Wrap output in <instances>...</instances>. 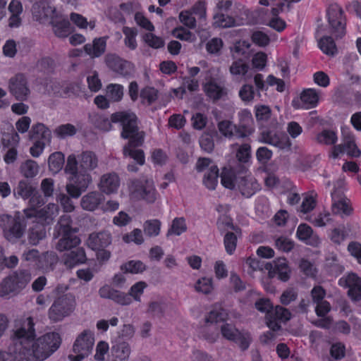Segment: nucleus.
<instances>
[{
	"label": "nucleus",
	"mask_w": 361,
	"mask_h": 361,
	"mask_svg": "<svg viewBox=\"0 0 361 361\" xmlns=\"http://www.w3.org/2000/svg\"><path fill=\"white\" fill-rule=\"evenodd\" d=\"M250 44L246 41L236 42L232 47H231V52L233 59H238L240 56L247 57V51Z\"/></svg>",
	"instance_id": "49"
},
{
	"label": "nucleus",
	"mask_w": 361,
	"mask_h": 361,
	"mask_svg": "<svg viewBox=\"0 0 361 361\" xmlns=\"http://www.w3.org/2000/svg\"><path fill=\"white\" fill-rule=\"evenodd\" d=\"M186 230L187 226L185 219L183 217H176L172 221L171 226L167 231L166 236L169 237L173 235H180L185 232Z\"/></svg>",
	"instance_id": "46"
},
{
	"label": "nucleus",
	"mask_w": 361,
	"mask_h": 361,
	"mask_svg": "<svg viewBox=\"0 0 361 361\" xmlns=\"http://www.w3.org/2000/svg\"><path fill=\"white\" fill-rule=\"evenodd\" d=\"M161 221L158 219H151L146 221L143 224V230L149 237L157 236L160 233Z\"/></svg>",
	"instance_id": "50"
},
{
	"label": "nucleus",
	"mask_w": 361,
	"mask_h": 361,
	"mask_svg": "<svg viewBox=\"0 0 361 361\" xmlns=\"http://www.w3.org/2000/svg\"><path fill=\"white\" fill-rule=\"evenodd\" d=\"M146 269V266L140 260H130L121 266L124 273L138 274Z\"/></svg>",
	"instance_id": "47"
},
{
	"label": "nucleus",
	"mask_w": 361,
	"mask_h": 361,
	"mask_svg": "<svg viewBox=\"0 0 361 361\" xmlns=\"http://www.w3.org/2000/svg\"><path fill=\"white\" fill-rule=\"evenodd\" d=\"M106 95L112 102H119L123 96V87L118 84H110L106 87Z\"/></svg>",
	"instance_id": "54"
},
{
	"label": "nucleus",
	"mask_w": 361,
	"mask_h": 361,
	"mask_svg": "<svg viewBox=\"0 0 361 361\" xmlns=\"http://www.w3.org/2000/svg\"><path fill=\"white\" fill-rule=\"evenodd\" d=\"M30 136L31 139H42L44 140H49L51 137L50 130L41 123L32 126L30 131Z\"/></svg>",
	"instance_id": "43"
},
{
	"label": "nucleus",
	"mask_w": 361,
	"mask_h": 361,
	"mask_svg": "<svg viewBox=\"0 0 361 361\" xmlns=\"http://www.w3.org/2000/svg\"><path fill=\"white\" fill-rule=\"evenodd\" d=\"M123 32L125 35V44L130 49L134 50L137 47L135 37L137 30L135 28L123 27Z\"/></svg>",
	"instance_id": "57"
},
{
	"label": "nucleus",
	"mask_w": 361,
	"mask_h": 361,
	"mask_svg": "<svg viewBox=\"0 0 361 361\" xmlns=\"http://www.w3.org/2000/svg\"><path fill=\"white\" fill-rule=\"evenodd\" d=\"M246 168L244 165H240V169L235 167V165L230 164L229 169L224 167L221 175V184L226 188L233 189L235 187V179L237 173H243Z\"/></svg>",
	"instance_id": "24"
},
{
	"label": "nucleus",
	"mask_w": 361,
	"mask_h": 361,
	"mask_svg": "<svg viewBox=\"0 0 361 361\" xmlns=\"http://www.w3.org/2000/svg\"><path fill=\"white\" fill-rule=\"evenodd\" d=\"M328 19L327 31H329L336 39L342 38L345 35V18L343 10L337 4H331L326 10Z\"/></svg>",
	"instance_id": "8"
},
{
	"label": "nucleus",
	"mask_w": 361,
	"mask_h": 361,
	"mask_svg": "<svg viewBox=\"0 0 361 361\" xmlns=\"http://www.w3.org/2000/svg\"><path fill=\"white\" fill-rule=\"evenodd\" d=\"M345 152L348 155L354 157H358L361 154L360 150L355 143L354 137L348 135L344 137L343 142L341 145H335L333 149L332 156L336 158L339 154Z\"/></svg>",
	"instance_id": "22"
},
{
	"label": "nucleus",
	"mask_w": 361,
	"mask_h": 361,
	"mask_svg": "<svg viewBox=\"0 0 361 361\" xmlns=\"http://www.w3.org/2000/svg\"><path fill=\"white\" fill-rule=\"evenodd\" d=\"M269 316L271 318L278 319L281 322H286L290 319L291 314L289 310L285 307L277 305L275 309L270 311Z\"/></svg>",
	"instance_id": "58"
},
{
	"label": "nucleus",
	"mask_w": 361,
	"mask_h": 361,
	"mask_svg": "<svg viewBox=\"0 0 361 361\" xmlns=\"http://www.w3.org/2000/svg\"><path fill=\"white\" fill-rule=\"evenodd\" d=\"M281 127L277 124L275 130L267 129L260 134L259 141L269 144L281 149H290L291 142L288 136L281 131Z\"/></svg>",
	"instance_id": "11"
},
{
	"label": "nucleus",
	"mask_w": 361,
	"mask_h": 361,
	"mask_svg": "<svg viewBox=\"0 0 361 361\" xmlns=\"http://www.w3.org/2000/svg\"><path fill=\"white\" fill-rule=\"evenodd\" d=\"M104 61L109 69L123 77H128L133 73V64L115 54H106Z\"/></svg>",
	"instance_id": "15"
},
{
	"label": "nucleus",
	"mask_w": 361,
	"mask_h": 361,
	"mask_svg": "<svg viewBox=\"0 0 361 361\" xmlns=\"http://www.w3.org/2000/svg\"><path fill=\"white\" fill-rule=\"evenodd\" d=\"M123 240L126 243L133 242L136 245H141L144 242L142 231L139 228H135L130 233L123 235Z\"/></svg>",
	"instance_id": "59"
},
{
	"label": "nucleus",
	"mask_w": 361,
	"mask_h": 361,
	"mask_svg": "<svg viewBox=\"0 0 361 361\" xmlns=\"http://www.w3.org/2000/svg\"><path fill=\"white\" fill-rule=\"evenodd\" d=\"M300 99L302 107L307 109L316 106L319 101V95L315 90L307 89L301 93Z\"/></svg>",
	"instance_id": "39"
},
{
	"label": "nucleus",
	"mask_w": 361,
	"mask_h": 361,
	"mask_svg": "<svg viewBox=\"0 0 361 361\" xmlns=\"http://www.w3.org/2000/svg\"><path fill=\"white\" fill-rule=\"evenodd\" d=\"M201 148L207 152H211L214 148V142L212 135L209 133H204L200 138Z\"/></svg>",
	"instance_id": "62"
},
{
	"label": "nucleus",
	"mask_w": 361,
	"mask_h": 361,
	"mask_svg": "<svg viewBox=\"0 0 361 361\" xmlns=\"http://www.w3.org/2000/svg\"><path fill=\"white\" fill-rule=\"evenodd\" d=\"M147 287V283L144 281H139L135 283L130 288L128 293L130 298H133L136 301H140V296L143 293L144 289Z\"/></svg>",
	"instance_id": "63"
},
{
	"label": "nucleus",
	"mask_w": 361,
	"mask_h": 361,
	"mask_svg": "<svg viewBox=\"0 0 361 361\" xmlns=\"http://www.w3.org/2000/svg\"><path fill=\"white\" fill-rule=\"evenodd\" d=\"M0 228L6 240L15 243L24 235L26 222L20 212H16L14 216L2 214L0 215Z\"/></svg>",
	"instance_id": "5"
},
{
	"label": "nucleus",
	"mask_w": 361,
	"mask_h": 361,
	"mask_svg": "<svg viewBox=\"0 0 361 361\" xmlns=\"http://www.w3.org/2000/svg\"><path fill=\"white\" fill-rule=\"evenodd\" d=\"M75 304V300L71 295L59 297L49 310V318L54 322L61 321L74 310Z\"/></svg>",
	"instance_id": "10"
},
{
	"label": "nucleus",
	"mask_w": 361,
	"mask_h": 361,
	"mask_svg": "<svg viewBox=\"0 0 361 361\" xmlns=\"http://www.w3.org/2000/svg\"><path fill=\"white\" fill-rule=\"evenodd\" d=\"M36 190L37 188L32 183L27 180H21L14 190V195L27 200L32 194H35Z\"/></svg>",
	"instance_id": "37"
},
{
	"label": "nucleus",
	"mask_w": 361,
	"mask_h": 361,
	"mask_svg": "<svg viewBox=\"0 0 361 361\" xmlns=\"http://www.w3.org/2000/svg\"><path fill=\"white\" fill-rule=\"evenodd\" d=\"M193 13L199 15L200 18H204L206 15L204 5L202 3L196 4L192 8V13L188 11H183L179 14V19L182 23L190 29L196 27V20Z\"/></svg>",
	"instance_id": "23"
},
{
	"label": "nucleus",
	"mask_w": 361,
	"mask_h": 361,
	"mask_svg": "<svg viewBox=\"0 0 361 361\" xmlns=\"http://www.w3.org/2000/svg\"><path fill=\"white\" fill-rule=\"evenodd\" d=\"M25 351L30 353L29 350L19 348V345L16 344L15 346L10 347L8 351H0V361H24L25 357Z\"/></svg>",
	"instance_id": "29"
},
{
	"label": "nucleus",
	"mask_w": 361,
	"mask_h": 361,
	"mask_svg": "<svg viewBox=\"0 0 361 361\" xmlns=\"http://www.w3.org/2000/svg\"><path fill=\"white\" fill-rule=\"evenodd\" d=\"M237 184L242 195L247 198L252 196L260 188L257 180L251 176L240 178Z\"/></svg>",
	"instance_id": "26"
},
{
	"label": "nucleus",
	"mask_w": 361,
	"mask_h": 361,
	"mask_svg": "<svg viewBox=\"0 0 361 361\" xmlns=\"http://www.w3.org/2000/svg\"><path fill=\"white\" fill-rule=\"evenodd\" d=\"M49 23L52 25L54 32L59 37L65 38L73 32V27L69 20L60 13L55 16Z\"/></svg>",
	"instance_id": "25"
},
{
	"label": "nucleus",
	"mask_w": 361,
	"mask_h": 361,
	"mask_svg": "<svg viewBox=\"0 0 361 361\" xmlns=\"http://www.w3.org/2000/svg\"><path fill=\"white\" fill-rule=\"evenodd\" d=\"M64 162L65 157L62 152L52 153L48 159L49 170L54 173H57L63 169Z\"/></svg>",
	"instance_id": "42"
},
{
	"label": "nucleus",
	"mask_w": 361,
	"mask_h": 361,
	"mask_svg": "<svg viewBox=\"0 0 361 361\" xmlns=\"http://www.w3.org/2000/svg\"><path fill=\"white\" fill-rule=\"evenodd\" d=\"M10 92L17 100L25 101L30 94L27 81L23 74L18 73L9 80Z\"/></svg>",
	"instance_id": "16"
},
{
	"label": "nucleus",
	"mask_w": 361,
	"mask_h": 361,
	"mask_svg": "<svg viewBox=\"0 0 361 361\" xmlns=\"http://www.w3.org/2000/svg\"><path fill=\"white\" fill-rule=\"evenodd\" d=\"M228 317L226 311L221 307H215L206 317V322L218 323L224 321Z\"/></svg>",
	"instance_id": "53"
},
{
	"label": "nucleus",
	"mask_w": 361,
	"mask_h": 361,
	"mask_svg": "<svg viewBox=\"0 0 361 361\" xmlns=\"http://www.w3.org/2000/svg\"><path fill=\"white\" fill-rule=\"evenodd\" d=\"M87 258L84 248L76 247L68 253L64 258V263L67 267H73L77 264L85 262Z\"/></svg>",
	"instance_id": "30"
},
{
	"label": "nucleus",
	"mask_w": 361,
	"mask_h": 361,
	"mask_svg": "<svg viewBox=\"0 0 361 361\" xmlns=\"http://www.w3.org/2000/svg\"><path fill=\"white\" fill-rule=\"evenodd\" d=\"M213 25L215 27L228 28L238 25L235 18L223 13H216L213 17Z\"/></svg>",
	"instance_id": "41"
},
{
	"label": "nucleus",
	"mask_w": 361,
	"mask_h": 361,
	"mask_svg": "<svg viewBox=\"0 0 361 361\" xmlns=\"http://www.w3.org/2000/svg\"><path fill=\"white\" fill-rule=\"evenodd\" d=\"M30 208L24 209V214L27 219L32 218L37 215L35 207H39L44 204V198L39 193L37 190H35V194L28 198Z\"/></svg>",
	"instance_id": "36"
},
{
	"label": "nucleus",
	"mask_w": 361,
	"mask_h": 361,
	"mask_svg": "<svg viewBox=\"0 0 361 361\" xmlns=\"http://www.w3.org/2000/svg\"><path fill=\"white\" fill-rule=\"evenodd\" d=\"M338 284L348 288V295L353 302L361 300V278L355 273L350 272L344 275L339 279Z\"/></svg>",
	"instance_id": "14"
},
{
	"label": "nucleus",
	"mask_w": 361,
	"mask_h": 361,
	"mask_svg": "<svg viewBox=\"0 0 361 361\" xmlns=\"http://www.w3.org/2000/svg\"><path fill=\"white\" fill-rule=\"evenodd\" d=\"M99 157L92 151H83L78 157L74 154L67 157L64 172L69 176L70 183L66 184L68 194L78 198L92 183L91 173L99 166Z\"/></svg>",
	"instance_id": "2"
},
{
	"label": "nucleus",
	"mask_w": 361,
	"mask_h": 361,
	"mask_svg": "<svg viewBox=\"0 0 361 361\" xmlns=\"http://www.w3.org/2000/svg\"><path fill=\"white\" fill-rule=\"evenodd\" d=\"M61 339L60 335L56 332H49L38 338L32 345V349L22 346V342L19 348L27 349L30 353H26V359L24 361H30L31 357L37 361H44L53 354L60 346Z\"/></svg>",
	"instance_id": "4"
},
{
	"label": "nucleus",
	"mask_w": 361,
	"mask_h": 361,
	"mask_svg": "<svg viewBox=\"0 0 361 361\" xmlns=\"http://www.w3.org/2000/svg\"><path fill=\"white\" fill-rule=\"evenodd\" d=\"M104 195L99 192H90L84 195L80 200L82 208L87 211H94L104 201Z\"/></svg>",
	"instance_id": "27"
},
{
	"label": "nucleus",
	"mask_w": 361,
	"mask_h": 361,
	"mask_svg": "<svg viewBox=\"0 0 361 361\" xmlns=\"http://www.w3.org/2000/svg\"><path fill=\"white\" fill-rule=\"evenodd\" d=\"M218 228L226 232L224 243L228 254L232 255L237 245V235L240 233V229L234 226L231 221L227 218L217 222Z\"/></svg>",
	"instance_id": "12"
},
{
	"label": "nucleus",
	"mask_w": 361,
	"mask_h": 361,
	"mask_svg": "<svg viewBox=\"0 0 361 361\" xmlns=\"http://www.w3.org/2000/svg\"><path fill=\"white\" fill-rule=\"evenodd\" d=\"M78 228L73 226V220L70 215L60 216L54 228L53 239L54 247L59 252L71 250L81 243L77 235Z\"/></svg>",
	"instance_id": "3"
},
{
	"label": "nucleus",
	"mask_w": 361,
	"mask_h": 361,
	"mask_svg": "<svg viewBox=\"0 0 361 361\" xmlns=\"http://www.w3.org/2000/svg\"><path fill=\"white\" fill-rule=\"evenodd\" d=\"M217 126L220 133L225 137L231 139L235 137L236 125L233 124L231 121L228 120L221 121L219 122Z\"/></svg>",
	"instance_id": "51"
},
{
	"label": "nucleus",
	"mask_w": 361,
	"mask_h": 361,
	"mask_svg": "<svg viewBox=\"0 0 361 361\" xmlns=\"http://www.w3.org/2000/svg\"><path fill=\"white\" fill-rule=\"evenodd\" d=\"M249 69V66L242 59H234L229 68L230 73L233 75L240 76L245 75Z\"/></svg>",
	"instance_id": "52"
},
{
	"label": "nucleus",
	"mask_w": 361,
	"mask_h": 361,
	"mask_svg": "<svg viewBox=\"0 0 361 361\" xmlns=\"http://www.w3.org/2000/svg\"><path fill=\"white\" fill-rule=\"evenodd\" d=\"M99 185L103 192L112 193L119 186V178L115 173L104 174L102 176Z\"/></svg>",
	"instance_id": "28"
},
{
	"label": "nucleus",
	"mask_w": 361,
	"mask_h": 361,
	"mask_svg": "<svg viewBox=\"0 0 361 361\" xmlns=\"http://www.w3.org/2000/svg\"><path fill=\"white\" fill-rule=\"evenodd\" d=\"M46 227L44 224L37 222L28 231V242L32 245H37L46 237Z\"/></svg>",
	"instance_id": "31"
},
{
	"label": "nucleus",
	"mask_w": 361,
	"mask_h": 361,
	"mask_svg": "<svg viewBox=\"0 0 361 361\" xmlns=\"http://www.w3.org/2000/svg\"><path fill=\"white\" fill-rule=\"evenodd\" d=\"M58 262V257L53 252H46L39 255L37 266L45 271H52Z\"/></svg>",
	"instance_id": "33"
},
{
	"label": "nucleus",
	"mask_w": 361,
	"mask_h": 361,
	"mask_svg": "<svg viewBox=\"0 0 361 361\" xmlns=\"http://www.w3.org/2000/svg\"><path fill=\"white\" fill-rule=\"evenodd\" d=\"M331 212L334 214L340 215L343 218L352 214L353 208L348 199H341L338 201L334 200V203L331 206Z\"/></svg>",
	"instance_id": "35"
},
{
	"label": "nucleus",
	"mask_w": 361,
	"mask_h": 361,
	"mask_svg": "<svg viewBox=\"0 0 361 361\" xmlns=\"http://www.w3.org/2000/svg\"><path fill=\"white\" fill-rule=\"evenodd\" d=\"M219 169L216 165H211L209 170L204 174L203 183L209 190H214L218 183Z\"/></svg>",
	"instance_id": "44"
},
{
	"label": "nucleus",
	"mask_w": 361,
	"mask_h": 361,
	"mask_svg": "<svg viewBox=\"0 0 361 361\" xmlns=\"http://www.w3.org/2000/svg\"><path fill=\"white\" fill-rule=\"evenodd\" d=\"M235 147H238L235 154L238 163L235 167L240 169V165H243V164L249 161L250 157L251 147L249 144L247 143L243 144L240 146H238V144L231 145L232 148Z\"/></svg>",
	"instance_id": "40"
},
{
	"label": "nucleus",
	"mask_w": 361,
	"mask_h": 361,
	"mask_svg": "<svg viewBox=\"0 0 361 361\" xmlns=\"http://www.w3.org/2000/svg\"><path fill=\"white\" fill-rule=\"evenodd\" d=\"M212 289V279L209 278H202L197 281L195 285V290L204 294L211 293Z\"/></svg>",
	"instance_id": "61"
},
{
	"label": "nucleus",
	"mask_w": 361,
	"mask_h": 361,
	"mask_svg": "<svg viewBox=\"0 0 361 361\" xmlns=\"http://www.w3.org/2000/svg\"><path fill=\"white\" fill-rule=\"evenodd\" d=\"M111 240L112 238L109 231L94 232L89 235L87 245L92 250H100L109 245Z\"/></svg>",
	"instance_id": "21"
},
{
	"label": "nucleus",
	"mask_w": 361,
	"mask_h": 361,
	"mask_svg": "<svg viewBox=\"0 0 361 361\" xmlns=\"http://www.w3.org/2000/svg\"><path fill=\"white\" fill-rule=\"evenodd\" d=\"M316 35L321 37L318 41L319 49L327 55L334 56L337 53V48L334 40L330 35H332V34L327 31L326 27L319 25L317 27Z\"/></svg>",
	"instance_id": "19"
},
{
	"label": "nucleus",
	"mask_w": 361,
	"mask_h": 361,
	"mask_svg": "<svg viewBox=\"0 0 361 361\" xmlns=\"http://www.w3.org/2000/svg\"><path fill=\"white\" fill-rule=\"evenodd\" d=\"M92 122L95 127L105 131L111 130V123H119L122 127L121 137L128 140L123 147V156L130 157L139 165L145 164L144 152L137 147L143 145L145 133L140 130L137 118L135 114L129 111L116 112L111 115V120L104 116L95 114L92 117Z\"/></svg>",
	"instance_id": "1"
},
{
	"label": "nucleus",
	"mask_w": 361,
	"mask_h": 361,
	"mask_svg": "<svg viewBox=\"0 0 361 361\" xmlns=\"http://www.w3.org/2000/svg\"><path fill=\"white\" fill-rule=\"evenodd\" d=\"M145 42L153 49H159L164 46V41L161 37H157L152 33H146L143 36Z\"/></svg>",
	"instance_id": "60"
},
{
	"label": "nucleus",
	"mask_w": 361,
	"mask_h": 361,
	"mask_svg": "<svg viewBox=\"0 0 361 361\" xmlns=\"http://www.w3.org/2000/svg\"><path fill=\"white\" fill-rule=\"evenodd\" d=\"M265 269L269 271V276L278 279L282 281H287L290 279V269L286 258L279 257L271 262L265 264Z\"/></svg>",
	"instance_id": "17"
},
{
	"label": "nucleus",
	"mask_w": 361,
	"mask_h": 361,
	"mask_svg": "<svg viewBox=\"0 0 361 361\" xmlns=\"http://www.w3.org/2000/svg\"><path fill=\"white\" fill-rule=\"evenodd\" d=\"M32 13L34 18L40 23H44L47 20L50 23L59 14L55 7L51 6L47 1L35 2L32 7Z\"/></svg>",
	"instance_id": "18"
},
{
	"label": "nucleus",
	"mask_w": 361,
	"mask_h": 361,
	"mask_svg": "<svg viewBox=\"0 0 361 361\" xmlns=\"http://www.w3.org/2000/svg\"><path fill=\"white\" fill-rule=\"evenodd\" d=\"M76 133L77 129L75 126L71 123L60 125L54 130V135L60 139L73 136Z\"/></svg>",
	"instance_id": "48"
},
{
	"label": "nucleus",
	"mask_w": 361,
	"mask_h": 361,
	"mask_svg": "<svg viewBox=\"0 0 361 361\" xmlns=\"http://www.w3.org/2000/svg\"><path fill=\"white\" fill-rule=\"evenodd\" d=\"M99 295L102 298L111 300L121 305H128L132 302V298L128 295L108 285L99 288Z\"/></svg>",
	"instance_id": "20"
},
{
	"label": "nucleus",
	"mask_w": 361,
	"mask_h": 361,
	"mask_svg": "<svg viewBox=\"0 0 361 361\" xmlns=\"http://www.w3.org/2000/svg\"><path fill=\"white\" fill-rule=\"evenodd\" d=\"M130 195L137 200H144L148 203H153L157 199V192L152 180L137 179L131 182Z\"/></svg>",
	"instance_id": "9"
},
{
	"label": "nucleus",
	"mask_w": 361,
	"mask_h": 361,
	"mask_svg": "<svg viewBox=\"0 0 361 361\" xmlns=\"http://www.w3.org/2000/svg\"><path fill=\"white\" fill-rule=\"evenodd\" d=\"M106 44V40L104 37L95 39L92 44H85L84 50L92 57H99L104 53Z\"/></svg>",
	"instance_id": "34"
},
{
	"label": "nucleus",
	"mask_w": 361,
	"mask_h": 361,
	"mask_svg": "<svg viewBox=\"0 0 361 361\" xmlns=\"http://www.w3.org/2000/svg\"><path fill=\"white\" fill-rule=\"evenodd\" d=\"M204 89L206 94L214 101L219 100L226 94L224 88L214 80H210L207 82L204 85Z\"/></svg>",
	"instance_id": "38"
},
{
	"label": "nucleus",
	"mask_w": 361,
	"mask_h": 361,
	"mask_svg": "<svg viewBox=\"0 0 361 361\" xmlns=\"http://www.w3.org/2000/svg\"><path fill=\"white\" fill-rule=\"evenodd\" d=\"M32 279L30 271L18 269L5 277L0 283V297L20 293Z\"/></svg>",
	"instance_id": "6"
},
{
	"label": "nucleus",
	"mask_w": 361,
	"mask_h": 361,
	"mask_svg": "<svg viewBox=\"0 0 361 361\" xmlns=\"http://www.w3.org/2000/svg\"><path fill=\"white\" fill-rule=\"evenodd\" d=\"M221 333L224 338L233 341L239 338L240 331L232 324L225 323L221 326Z\"/></svg>",
	"instance_id": "56"
},
{
	"label": "nucleus",
	"mask_w": 361,
	"mask_h": 361,
	"mask_svg": "<svg viewBox=\"0 0 361 361\" xmlns=\"http://www.w3.org/2000/svg\"><path fill=\"white\" fill-rule=\"evenodd\" d=\"M317 141L319 144L334 145L337 141V135L336 133L330 130H324L317 136Z\"/></svg>",
	"instance_id": "55"
},
{
	"label": "nucleus",
	"mask_w": 361,
	"mask_h": 361,
	"mask_svg": "<svg viewBox=\"0 0 361 361\" xmlns=\"http://www.w3.org/2000/svg\"><path fill=\"white\" fill-rule=\"evenodd\" d=\"M20 169L23 176L25 178H33L39 172V166L35 161L28 159L22 163Z\"/></svg>",
	"instance_id": "45"
},
{
	"label": "nucleus",
	"mask_w": 361,
	"mask_h": 361,
	"mask_svg": "<svg viewBox=\"0 0 361 361\" xmlns=\"http://www.w3.org/2000/svg\"><path fill=\"white\" fill-rule=\"evenodd\" d=\"M94 343V333L89 329L84 330L77 336L73 345V354L69 355L68 358L71 361L87 358L92 353Z\"/></svg>",
	"instance_id": "7"
},
{
	"label": "nucleus",
	"mask_w": 361,
	"mask_h": 361,
	"mask_svg": "<svg viewBox=\"0 0 361 361\" xmlns=\"http://www.w3.org/2000/svg\"><path fill=\"white\" fill-rule=\"evenodd\" d=\"M275 245L277 249L283 252H290L294 247V243L286 237H279L275 240Z\"/></svg>",
	"instance_id": "64"
},
{
	"label": "nucleus",
	"mask_w": 361,
	"mask_h": 361,
	"mask_svg": "<svg viewBox=\"0 0 361 361\" xmlns=\"http://www.w3.org/2000/svg\"><path fill=\"white\" fill-rule=\"evenodd\" d=\"M34 326L33 318L31 317H23L15 321L14 336L20 340L19 345L20 342L23 345V341L32 342L35 339L36 335Z\"/></svg>",
	"instance_id": "13"
},
{
	"label": "nucleus",
	"mask_w": 361,
	"mask_h": 361,
	"mask_svg": "<svg viewBox=\"0 0 361 361\" xmlns=\"http://www.w3.org/2000/svg\"><path fill=\"white\" fill-rule=\"evenodd\" d=\"M130 352L129 344L121 339L116 341L111 348L112 355L121 361L128 359Z\"/></svg>",
	"instance_id": "32"
}]
</instances>
